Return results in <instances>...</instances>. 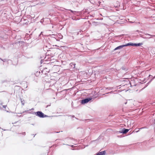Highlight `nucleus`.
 <instances>
[{"label":"nucleus","mask_w":155,"mask_h":155,"mask_svg":"<svg viewBox=\"0 0 155 155\" xmlns=\"http://www.w3.org/2000/svg\"><path fill=\"white\" fill-rule=\"evenodd\" d=\"M12 60H7V59H0L1 60L3 61V64L6 65L8 64L9 63L12 62V64L14 65L17 64L18 59H12Z\"/></svg>","instance_id":"obj_1"},{"label":"nucleus","mask_w":155,"mask_h":155,"mask_svg":"<svg viewBox=\"0 0 155 155\" xmlns=\"http://www.w3.org/2000/svg\"><path fill=\"white\" fill-rule=\"evenodd\" d=\"M32 113L33 114H35L36 116L41 118L51 117L50 116H48L47 115L45 114L41 111H38L36 112H34Z\"/></svg>","instance_id":"obj_2"},{"label":"nucleus","mask_w":155,"mask_h":155,"mask_svg":"<svg viewBox=\"0 0 155 155\" xmlns=\"http://www.w3.org/2000/svg\"><path fill=\"white\" fill-rule=\"evenodd\" d=\"M92 98L91 97H88L85 99H83L81 101V104H84L87 103L89 101L91 100Z\"/></svg>","instance_id":"obj_3"},{"label":"nucleus","mask_w":155,"mask_h":155,"mask_svg":"<svg viewBox=\"0 0 155 155\" xmlns=\"http://www.w3.org/2000/svg\"><path fill=\"white\" fill-rule=\"evenodd\" d=\"M55 60V59H53L52 60L51 59H48L46 60H45V62H44V64H51L54 63V61Z\"/></svg>","instance_id":"obj_4"},{"label":"nucleus","mask_w":155,"mask_h":155,"mask_svg":"<svg viewBox=\"0 0 155 155\" xmlns=\"http://www.w3.org/2000/svg\"><path fill=\"white\" fill-rule=\"evenodd\" d=\"M142 44H143L142 43H134L131 42H129L127 43L128 46H134L135 47L140 46Z\"/></svg>","instance_id":"obj_5"},{"label":"nucleus","mask_w":155,"mask_h":155,"mask_svg":"<svg viewBox=\"0 0 155 155\" xmlns=\"http://www.w3.org/2000/svg\"><path fill=\"white\" fill-rule=\"evenodd\" d=\"M130 129L123 128L121 131H118V132L123 134H125L127 133L129 130Z\"/></svg>","instance_id":"obj_6"},{"label":"nucleus","mask_w":155,"mask_h":155,"mask_svg":"<svg viewBox=\"0 0 155 155\" xmlns=\"http://www.w3.org/2000/svg\"><path fill=\"white\" fill-rule=\"evenodd\" d=\"M128 46V45H127V43L125 45H121L117 47L116 48L114 49V50H117L118 49H119L122 48L124 47H126V46Z\"/></svg>","instance_id":"obj_7"},{"label":"nucleus","mask_w":155,"mask_h":155,"mask_svg":"<svg viewBox=\"0 0 155 155\" xmlns=\"http://www.w3.org/2000/svg\"><path fill=\"white\" fill-rule=\"evenodd\" d=\"M149 77L150 78H152L150 81H149L146 84V86L145 87H147L149 84H150L152 81L155 78V76L153 77V76L151 75H149Z\"/></svg>","instance_id":"obj_8"},{"label":"nucleus","mask_w":155,"mask_h":155,"mask_svg":"<svg viewBox=\"0 0 155 155\" xmlns=\"http://www.w3.org/2000/svg\"><path fill=\"white\" fill-rule=\"evenodd\" d=\"M106 154V151L104 150L101 152H99L96 153L95 155H105Z\"/></svg>","instance_id":"obj_9"},{"label":"nucleus","mask_w":155,"mask_h":155,"mask_svg":"<svg viewBox=\"0 0 155 155\" xmlns=\"http://www.w3.org/2000/svg\"><path fill=\"white\" fill-rule=\"evenodd\" d=\"M68 11H70L72 13L71 14L69 12H68V11L67 13H68L69 14L71 15H73L74 14V13L76 12L75 11H73L72 10H67Z\"/></svg>","instance_id":"obj_10"},{"label":"nucleus","mask_w":155,"mask_h":155,"mask_svg":"<svg viewBox=\"0 0 155 155\" xmlns=\"http://www.w3.org/2000/svg\"><path fill=\"white\" fill-rule=\"evenodd\" d=\"M145 34V35H146V36H151V37H147V38H151V37H155V35H151L150 34H147H147Z\"/></svg>","instance_id":"obj_11"},{"label":"nucleus","mask_w":155,"mask_h":155,"mask_svg":"<svg viewBox=\"0 0 155 155\" xmlns=\"http://www.w3.org/2000/svg\"><path fill=\"white\" fill-rule=\"evenodd\" d=\"M121 69L125 71V72L128 70L127 68L125 66H122L121 68Z\"/></svg>","instance_id":"obj_12"},{"label":"nucleus","mask_w":155,"mask_h":155,"mask_svg":"<svg viewBox=\"0 0 155 155\" xmlns=\"http://www.w3.org/2000/svg\"><path fill=\"white\" fill-rule=\"evenodd\" d=\"M92 24H93V25H95V26H97V25H99V23L98 22H94L92 23Z\"/></svg>","instance_id":"obj_13"},{"label":"nucleus","mask_w":155,"mask_h":155,"mask_svg":"<svg viewBox=\"0 0 155 155\" xmlns=\"http://www.w3.org/2000/svg\"><path fill=\"white\" fill-rule=\"evenodd\" d=\"M70 64L73 68H75V65L76 64L75 63L73 64V63H71Z\"/></svg>","instance_id":"obj_14"},{"label":"nucleus","mask_w":155,"mask_h":155,"mask_svg":"<svg viewBox=\"0 0 155 155\" xmlns=\"http://www.w3.org/2000/svg\"><path fill=\"white\" fill-rule=\"evenodd\" d=\"M45 59H42L40 61L41 64H42L43 63V64H44V62H45Z\"/></svg>","instance_id":"obj_15"},{"label":"nucleus","mask_w":155,"mask_h":155,"mask_svg":"<svg viewBox=\"0 0 155 155\" xmlns=\"http://www.w3.org/2000/svg\"><path fill=\"white\" fill-rule=\"evenodd\" d=\"M106 89H109V90H112L113 88V87H105Z\"/></svg>","instance_id":"obj_16"},{"label":"nucleus","mask_w":155,"mask_h":155,"mask_svg":"<svg viewBox=\"0 0 155 155\" xmlns=\"http://www.w3.org/2000/svg\"><path fill=\"white\" fill-rule=\"evenodd\" d=\"M144 128H145V127H142L140 128L139 129V130H137L135 132H136L137 133V132H138L140 130Z\"/></svg>","instance_id":"obj_17"},{"label":"nucleus","mask_w":155,"mask_h":155,"mask_svg":"<svg viewBox=\"0 0 155 155\" xmlns=\"http://www.w3.org/2000/svg\"><path fill=\"white\" fill-rule=\"evenodd\" d=\"M21 104L22 105H24L25 104V101L24 100H23V101H21Z\"/></svg>","instance_id":"obj_18"},{"label":"nucleus","mask_w":155,"mask_h":155,"mask_svg":"<svg viewBox=\"0 0 155 155\" xmlns=\"http://www.w3.org/2000/svg\"><path fill=\"white\" fill-rule=\"evenodd\" d=\"M67 116L68 117H72L74 118L75 117V116L74 115H67Z\"/></svg>","instance_id":"obj_19"},{"label":"nucleus","mask_w":155,"mask_h":155,"mask_svg":"<svg viewBox=\"0 0 155 155\" xmlns=\"http://www.w3.org/2000/svg\"><path fill=\"white\" fill-rule=\"evenodd\" d=\"M18 134H22L23 135H24V136H25L26 134V133L25 132H23L22 133H18Z\"/></svg>","instance_id":"obj_20"},{"label":"nucleus","mask_w":155,"mask_h":155,"mask_svg":"<svg viewBox=\"0 0 155 155\" xmlns=\"http://www.w3.org/2000/svg\"><path fill=\"white\" fill-rule=\"evenodd\" d=\"M49 55V54H48V53H47L45 54V57H44V58H46L47 57V56L48 55Z\"/></svg>","instance_id":"obj_21"},{"label":"nucleus","mask_w":155,"mask_h":155,"mask_svg":"<svg viewBox=\"0 0 155 155\" xmlns=\"http://www.w3.org/2000/svg\"><path fill=\"white\" fill-rule=\"evenodd\" d=\"M143 38L144 39H150V38H147L146 37L144 36L143 37Z\"/></svg>","instance_id":"obj_22"},{"label":"nucleus","mask_w":155,"mask_h":155,"mask_svg":"<svg viewBox=\"0 0 155 155\" xmlns=\"http://www.w3.org/2000/svg\"><path fill=\"white\" fill-rule=\"evenodd\" d=\"M140 37H141L142 38H143V37L144 35H142L141 34L139 35Z\"/></svg>","instance_id":"obj_23"},{"label":"nucleus","mask_w":155,"mask_h":155,"mask_svg":"<svg viewBox=\"0 0 155 155\" xmlns=\"http://www.w3.org/2000/svg\"><path fill=\"white\" fill-rule=\"evenodd\" d=\"M18 42H19V44H22L24 43V42L23 41H18Z\"/></svg>","instance_id":"obj_24"},{"label":"nucleus","mask_w":155,"mask_h":155,"mask_svg":"<svg viewBox=\"0 0 155 155\" xmlns=\"http://www.w3.org/2000/svg\"><path fill=\"white\" fill-rule=\"evenodd\" d=\"M2 107L4 108H5L7 107V105H3Z\"/></svg>","instance_id":"obj_25"},{"label":"nucleus","mask_w":155,"mask_h":155,"mask_svg":"<svg viewBox=\"0 0 155 155\" xmlns=\"http://www.w3.org/2000/svg\"><path fill=\"white\" fill-rule=\"evenodd\" d=\"M51 106V104L48 105L46 107V108H47L48 107L50 106Z\"/></svg>","instance_id":"obj_26"},{"label":"nucleus","mask_w":155,"mask_h":155,"mask_svg":"<svg viewBox=\"0 0 155 155\" xmlns=\"http://www.w3.org/2000/svg\"><path fill=\"white\" fill-rule=\"evenodd\" d=\"M79 32V34L81 33H81H82L83 32V31L82 30H80Z\"/></svg>","instance_id":"obj_27"},{"label":"nucleus","mask_w":155,"mask_h":155,"mask_svg":"<svg viewBox=\"0 0 155 155\" xmlns=\"http://www.w3.org/2000/svg\"><path fill=\"white\" fill-rule=\"evenodd\" d=\"M50 35L52 36H51L52 37H54V36H55V35L54 34H53L52 35Z\"/></svg>","instance_id":"obj_28"},{"label":"nucleus","mask_w":155,"mask_h":155,"mask_svg":"<svg viewBox=\"0 0 155 155\" xmlns=\"http://www.w3.org/2000/svg\"><path fill=\"white\" fill-rule=\"evenodd\" d=\"M20 100L21 102V101H23V100L21 98V97H20Z\"/></svg>","instance_id":"obj_29"},{"label":"nucleus","mask_w":155,"mask_h":155,"mask_svg":"<svg viewBox=\"0 0 155 155\" xmlns=\"http://www.w3.org/2000/svg\"><path fill=\"white\" fill-rule=\"evenodd\" d=\"M61 55H62V54H61V55H60L59 56V57L60 58H61Z\"/></svg>","instance_id":"obj_30"},{"label":"nucleus","mask_w":155,"mask_h":155,"mask_svg":"<svg viewBox=\"0 0 155 155\" xmlns=\"http://www.w3.org/2000/svg\"><path fill=\"white\" fill-rule=\"evenodd\" d=\"M79 31L78 32H77V35H79Z\"/></svg>","instance_id":"obj_31"},{"label":"nucleus","mask_w":155,"mask_h":155,"mask_svg":"<svg viewBox=\"0 0 155 155\" xmlns=\"http://www.w3.org/2000/svg\"><path fill=\"white\" fill-rule=\"evenodd\" d=\"M34 108H32L31 109H29V110H28V111H30L31 110H34Z\"/></svg>","instance_id":"obj_32"},{"label":"nucleus","mask_w":155,"mask_h":155,"mask_svg":"<svg viewBox=\"0 0 155 155\" xmlns=\"http://www.w3.org/2000/svg\"><path fill=\"white\" fill-rule=\"evenodd\" d=\"M72 19H73V20H75V19L74 18V17L72 18Z\"/></svg>","instance_id":"obj_33"},{"label":"nucleus","mask_w":155,"mask_h":155,"mask_svg":"<svg viewBox=\"0 0 155 155\" xmlns=\"http://www.w3.org/2000/svg\"><path fill=\"white\" fill-rule=\"evenodd\" d=\"M42 33H43V32H41V33L40 35H42Z\"/></svg>","instance_id":"obj_34"},{"label":"nucleus","mask_w":155,"mask_h":155,"mask_svg":"<svg viewBox=\"0 0 155 155\" xmlns=\"http://www.w3.org/2000/svg\"><path fill=\"white\" fill-rule=\"evenodd\" d=\"M137 32H141V33H142V32L141 31H140L139 30H137Z\"/></svg>","instance_id":"obj_35"},{"label":"nucleus","mask_w":155,"mask_h":155,"mask_svg":"<svg viewBox=\"0 0 155 155\" xmlns=\"http://www.w3.org/2000/svg\"><path fill=\"white\" fill-rule=\"evenodd\" d=\"M60 132H54L55 133H59Z\"/></svg>","instance_id":"obj_36"},{"label":"nucleus","mask_w":155,"mask_h":155,"mask_svg":"<svg viewBox=\"0 0 155 155\" xmlns=\"http://www.w3.org/2000/svg\"><path fill=\"white\" fill-rule=\"evenodd\" d=\"M17 122H15V123H12V124H15V123H17Z\"/></svg>","instance_id":"obj_37"},{"label":"nucleus","mask_w":155,"mask_h":155,"mask_svg":"<svg viewBox=\"0 0 155 155\" xmlns=\"http://www.w3.org/2000/svg\"><path fill=\"white\" fill-rule=\"evenodd\" d=\"M154 42H155V39H154Z\"/></svg>","instance_id":"obj_38"},{"label":"nucleus","mask_w":155,"mask_h":155,"mask_svg":"<svg viewBox=\"0 0 155 155\" xmlns=\"http://www.w3.org/2000/svg\"><path fill=\"white\" fill-rule=\"evenodd\" d=\"M40 58H42V57L41 56V57H40Z\"/></svg>","instance_id":"obj_39"},{"label":"nucleus","mask_w":155,"mask_h":155,"mask_svg":"<svg viewBox=\"0 0 155 155\" xmlns=\"http://www.w3.org/2000/svg\"><path fill=\"white\" fill-rule=\"evenodd\" d=\"M47 58H50V57H48Z\"/></svg>","instance_id":"obj_40"},{"label":"nucleus","mask_w":155,"mask_h":155,"mask_svg":"<svg viewBox=\"0 0 155 155\" xmlns=\"http://www.w3.org/2000/svg\"><path fill=\"white\" fill-rule=\"evenodd\" d=\"M127 102H126V103H125V104H127Z\"/></svg>","instance_id":"obj_41"},{"label":"nucleus","mask_w":155,"mask_h":155,"mask_svg":"<svg viewBox=\"0 0 155 155\" xmlns=\"http://www.w3.org/2000/svg\"><path fill=\"white\" fill-rule=\"evenodd\" d=\"M69 138V139H70V138H71L69 137V138Z\"/></svg>","instance_id":"obj_42"},{"label":"nucleus","mask_w":155,"mask_h":155,"mask_svg":"<svg viewBox=\"0 0 155 155\" xmlns=\"http://www.w3.org/2000/svg\"><path fill=\"white\" fill-rule=\"evenodd\" d=\"M88 146V145H86V147H87V146Z\"/></svg>","instance_id":"obj_43"},{"label":"nucleus","mask_w":155,"mask_h":155,"mask_svg":"<svg viewBox=\"0 0 155 155\" xmlns=\"http://www.w3.org/2000/svg\"><path fill=\"white\" fill-rule=\"evenodd\" d=\"M2 130H3V129H2Z\"/></svg>","instance_id":"obj_44"},{"label":"nucleus","mask_w":155,"mask_h":155,"mask_svg":"<svg viewBox=\"0 0 155 155\" xmlns=\"http://www.w3.org/2000/svg\"><path fill=\"white\" fill-rule=\"evenodd\" d=\"M0 109L2 108L0 106Z\"/></svg>","instance_id":"obj_45"},{"label":"nucleus","mask_w":155,"mask_h":155,"mask_svg":"<svg viewBox=\"0 0 155 155\" xmlns=\"http://www.w3.org/2000/svg\"><path fill=\"white\" fill-rule=\"evenodd\" d=\"M75 118L76 119H77L76 117H75Z\"/></svg>","instance_id":"obj_46"},{"label":"nucleus","mask_w":155,"mask_h":155,"mask_svg":"<svg viewBox=\"0 0 155 155\" xmlns=\"http://www.w3.org/2000/svg\"><path fill=\"white\" fill-rule=\"evenodd\" d=\"M4 91L3 92H4ZM3 91H2V92H3Z\"/></svg>","instance_id":"obj_47"},{"label":"nucleus","mask_w":155,"mask_h":155,"mask_svg":"<svg viewBox=\"0 0 155 155\" xmlns=\"http://www.w3.org/2000/svg\"><path fill=\"white\" fill-rule=\"evenodd\" d=\"M94 141V140L92 141L91 142H93V141Z\"/></svg>","instance_id":"obj_48"},{"label":"nucleus","mask_w":155,"mask_h":155,"mask_svg":"<svg viewBox=\"0 0 155 155\" xmlns=\"http://www.w3.org/2000/svg\"><path fill=\"white\" fill-rule=\"evenodd\" d=\"M26 111L23 112V113H24L25 112H26Z\"/></svg>","instance_id":"obj_49"},{"label":"nucleus","mask_w":155,"mask_h":155,"mask_svg":"<svg viewBox=\"0 0 155 155\" xmlns=\"http://www.w3.org/2000/svg\"><path fill=\"white\" fill-rule=\"evenodd\" d=\"M109 93H107L106 94H108Z\"/></svg>","instance_id":"obj_50"},{"label":"nucleus","mask_w":155,"mask_h":155,"mask_svg":"<svg viewBox=\"0 0 155 155\" xmlns=\"http://www.w3.org/2000/svg\"><path fill=\"white\" fill-rule=\"evenodd\" d=\"M1 127H0V129H1Z\"/></svg>","instance_id":"obj_51"}]
</instances>
